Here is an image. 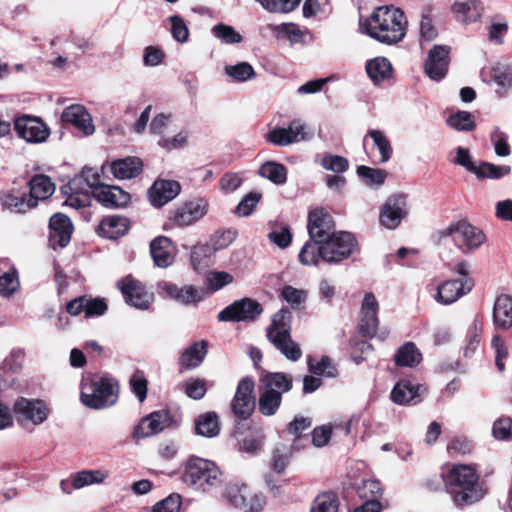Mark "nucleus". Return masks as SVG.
<instances>
[{
  "instance_id": "6ab92c4d",
  "label": "nucleus",
  "mask_w": 512,
  "mask_h": 512,
  "mask_svg": "<svg viewBox=\"0 0 512 512\" xmlns=\"http://www.w3.org/2000/svg\"><path fill=\"white\" fill-rule=\"evenodd\" d=\"M472 288L471 278L448 280L439 285L435 299L438 303L449 305L468 294Z\"/></svg>"
},
{
  "instance_id": "4c0bfd02",
  "label": "nucleus",
  "mask_w": 512,
  "mask_h": 512,
  "mask_svg": "<svg viewBox=\"0 0 512 512\" xmlns=\"http://www.w3.org/2000/svg\"><path fill=\"white\" fill-rule=\"evenodd\" d=\"M264 389L278 392L280 396L292 388V378L284 373H268L262 378Z\"/></svg>"
},
{
  "instance_id": "a211bd4d",
  "label": "nucleus",
  "mask_w": 512,
  "mask_h": 512,
  "mask_svg": "<svg viewBox=\"0 0 512 512\" xmlns=\"http://www.w3.org/2000/svg\"><path fill=\"white\" fill-rule=\"evenodd\" d=\"M181 192V185L178 181L168 179H157L148 189V199L155 208H161L176 198Z\"/></svg>"
},
{
  "instance_id": "f257e3e1",
  "label": "nucleus",
  "mask_w": 512,
  "mask_h": 512,
  "mask_svg": "<svg viewBox=\"0 0 512 512\" xmlns=\"http://www.w3.org/2000/svg\"><path fill=\"white\" fill-rule=\"evenodd\" d=\"M359 30L380 43L392 45L405 37L407 19L399 8L380 6L375 8L370 18L360 19Z\"/></svg>"
},
{
  "instance_id": "aec40b11",
  "label": "nucleus",
  "mask_w": 512,
  "mask_h": 512,
  "mask_svg": "<svg viewBox=\"0 0 512 512\" xmlns=\"http://www.w3.org/2000/svg\"><path fill=\"white\" fill-rule=\"evenodd\" d=\"M208 207V201L204 198L190 200L175 210L173 221L180 226L191 225L207 214Z\"/></svg>"
},
{
  "instance_id": "2f4dec72",
  "label": "nucleus",
  "mask_w": 512,
  "mask_h": 512,
  "mask_svg": "<svg viewBox=\"0 0 512 512\" xmlns=\"http://www.w3.org/2000/svg\"><path fill=\"white\" fill-rule=\"evenodd\" d=\"M102 171L109 170L117 180H130L143 171V162H106Z\"/></svg>"
},
{
  "instance_id": "7ed1b4c3",
  "label": "nucleus",
  "mask_w": 512,
  "mask_h": 512,
  "mask_svg": "<svg viewBox=\"0 0 512 512\" xmlns=\"http://www.w3.org/2000/svg\"><path fill=\"white\" fill-rule=\"evenodd\" d=\"M479 476L471 465H454L444 478L447 492L454 505L463 508L480 501L486 491L478 482Z\"/></svg>"
},
{
  "instance_id": "09e8293b",
  "label": "nucleus",
  "mask_w": 512,
  "mask_h": 512,
  "mask_svg": "<svg viewBox=\"0 0 512 512\" xmlns=\"http://www.w3.org/2000/svg\"><path fill=\"white\" fill-rule=\"evenodd\" d=\"M259 174L275 184H283L287 179L286 168L279 162H263Z\"/></svg>"
},
{
  "instance_id": "0e129e2a",
  "label": "nucleus",
  "mask_w": 512,
  "mask_h": 512,
  "mask_svg": "<svg viewBox=\"0 0 512 512\" xmlns=\"http://www.w3.org/2000/svg\"><path fill=\"white\" fill-rule=\"evenodd\" d=\"M172 122V115L170 113H158L156 114L149 125V132L153 136H157L158 139L162 136H166L165 131Z\"/></svg>"
},
{
  "instance_id": "f03ea898",
  "label": "nucleus",
  "mask_w": 512,
  "mask_h": 512,
  "mask_svg": "<svg viewBox=\"0 0 512 512\" xmlns=\"http://www.w3.org/2000/svg\"><path fill=\"white\" fill-rule=\"evenodd\" d=\"M356 240L349 232H334L323 242H306L298 258L302 265L318 266L321 261L337 263L348 258L354 251Z\"/></svg>"
},
{
  "instance_id": "f704fd0d",
  "label": "nucleus",
  "mask_w": 512,
  "mask_h": 512,
  "mask_svg": "<svg viewBox=\"0 0 512 512\" xmlns=\"http://www.w3.org/2000/svg\"><path fill=\"white\" fill-rule=\"evenodd\" d=\"M68 188L71 193L67 196L65 205L73 209H81L90 205L91 192L80 186V181L78 178L71 179L69 181Z\"/></svg>"
},
{
  "instance_id": "dca6fc26",
  "label": "nucleus",
  "mask_w": 512,
  "mask_h": 512,
  "mask_svg": "<svg viewBox=\"0 0 512 512\" xmlns=\"http://www.w3.org/2000/svg\"><path fill=\"white\" fill-rule=\"evenodd\" d=\"M61 120L71 124L85 137L93 135L96 131L91 114L81 104H71L65 107L61 113Z\"/></svg>"
},
{
  "instance_id": "774afa93",
  "label": "nucleus",
  "mask_w": 512,
  "mask_h": 512,
  "mask_svg": "<svg viewBox=\"0 0 512 512\" xmlns=\"http://www.w3.org/2000/svg\"><path fill=\"white\" fill-rule=\"evenodd\" d=\"M492 434L498 440L512 439V419L509 417H500L492 427Z\"/></svg>"
},
{
  "instance_id": "052dcab7",
  "label": "nucleus",
  "mask_w": 512,
  "mask_h": 512,
  "mask_svg": "<svg viewBox=\"0 0 512 512\" xmlns=\"http://www.w3.org/2000/svg\"><path fill=\"white\" fill-rule=\"evenodd\" d=\"M261 198L262 194L259 192H250L246 194L235 208V214L240 217L250 216Z\"/></svg>"
},
{
  "instance_id": "473e14b6",
  "label": "nucleus",
  "mask_w": 512,
  "mask_h": 512,
  "mask_svg": "<svg viewBox=\"0 0 512 512\" xmlns=\"http://www.w3.org/2000/svg\"><path fill=\"white\" fill-rule=\"evenodd\" d=\"M29 199L34 200L36 205L40 200L48 199L55 191V185L51 179L43 174L35 175L29 182Z\"/></svg>"
},
{
  "instance_id": "ea45409f",
  "label": "nucleus",
  "mask_w": 512,
  "mask_h": 512,
  "mask_svg": "<svg viewBox=\"0 0 512 512\" xmlns=\"http://www.w3.org/2000/svg\"><path fill=\"white\" fill-rule=\"evenodd\" d=\"M394 360L398 366L414 367L421 362L422 354L414 343L407 342L398 349Z\"/></svg>"
},
{
  "instance_id": "39448f33",
  "label": "nucleus",
  "mask_w": 512,
  "mask_h": 512,
  "mask_svg": "<svg viewBox=\"0 0 512 512\" xmlns=\"http://www.w3.org/2000/svg\"><path fill=\"white\" fill-rule=\"evenodd\" d=\"M221 475L220 469L214 462L192 457L185 465L182 481L196 490L207 492L221 483Z\"/></svg>"
},
{
  "instance_id": "5fc2aeb1",
  "label": "nucleus",
  "mask_w": 512,
  "mask_h": 512,
  "mask_svg": "<svg viewBox=\"0 0 512 512\" xmlns=\"http://www.w3.org/2000/svg\"><path fill=\"white\" fill-rule=\"evenodd\" d=\"M367 136L372 139L374 146L378 149L381 160H389L392 157L391 144L383 131L371 129Z\"/></svg>"
},
{
  "instance_id": "9d476101",
  "label": "nucleus",
  "mask_w": 512,
  "mask_h": 512,
  "mask_svg": "<svg viewBox=\"0 0 512 512\" xmlns=\"http://www.w3.org/2000/svg\"><path fill=\"white\" fill-rule=\"evenodd\" d=\"M13 410L18 424L23 428L42 424L50 413L48 405L43 400L24 397L15 401Z\"/></svg>"
},
{
  "instance_id": "603ef678",
  "label": "nucleus",
  "mask_w": 512,
  "mask_h": 512,
  "mask_svg": "<svg viewBox=\"0 0 512 512\" xmlns=\"http://www.w3.org/2000/svg\"><path fill=\"white\" fill-rule=\"evenodd\" d=\"M104 172L105 171H102V169H100L99 171L98 169L85 166L82 169L80 175L76 176L75 178L79 179L80 185L82 184V182H84V188L90 191L93 195V190H95L96 187L102 186L104 184L102 181Z\"/></svg>"
},
{
  "instance_id": "ddd939ff",
  "label": "nucleus",
  "mask_w": 512,
  "mask_h": 512,
  "mask_svg": "<svg viewBox=\"0 0 512 512\" xmlns=\"http://www.w3.org/2000/svg\"><path fill=\"white\" fill-rule=\"evenodd\" d=\"M117 285L129 305L141 310L149 309L153 294L148 292L141 282L127 276L118 281Z\"/></svg>"
},
{
  "instance_id": "0eeeda50",
  "label": "nucleus",
  "mask_w": 512,
  "mask_h": 512,
  "mask_svg": "<svg viewBox=\"0 0 512 512\" xmlns=\"http://www.w3.org/2000/svg\"><path fill=\"white\" fill-rule=\"evenodd\" d=\"M440 237H451L463 253L477 250L486 240L484 232L465 219L451 222L440 232Z\"/></svg>"
},
{
  "instance_id": "412c9836",
  "label": "nucleus",
  "mask_w": 512,
  "mask_h": 512,
  "mask_svg": "<svg viewBox=\"0 0 512 512\" xmlns=\"http://www.w3.org/2000/svg\"><path fill=\"white\" fill-rule=\"evenodd\" d=\"M49 244L53 249L66 247L73 232V225L69 217L62 213L54 214L49 221Z\"/></svg>"
},
{
  "instance_id": "7c9ffc66",
  "label": "nucleus",
  "mask_w": 512,
  "mask_h": 512,
  "mask_svg": "<svg viewBox=\"0 0 512 512\" xmlns=\"http://www.w3.org/2000/svg\"><path fill=\"white\" fill-rule=\"evenodd\" d=\"M129 229L128 219L123 216L111 215L102 219L98 232L108 239H117L123 236Z\"/></svg>"
},
{
  "instance_id": "a19ab883",
  "label": "nucleus",
  "mask_w": 512,
  "mask_h": 512,
  "mask_svg": "<svg viewBox=\"0 0 512 512\" xmlns=\"http://www.w3.org/2000/svg\"><path fill=\"white\" fill-rule=\"evenodd\" d=\"M2 205L5 209L15 213H25L36 207V202L30 200L26 194L8 193L2 197Z\"/></svg>"
},
{
  "instance_id": "e2e57ef3",
  "label": "nucleus",
  "mask_w": 512,
  "mask_h": 512,
  "mask_svg": "<svg viewBox=\"0 0 512 512\" xmlns=\"http://www.w3.org/2000/svg\"><path fill=\"white\" fill-rule=\"evenodd\" d=\"M132 392L139 402H143L147 397L148 381L142 371L134 372L129 380Z\"/></svg>"
},
{
  "instance_id": "9b49d317",
  "label": "nucleus",
  "mask_w": 512,
  "mask_h": 512,
  "mask_svg": "<svg viewBox=\"0 0 512 512\" xmlns=\"http://www.w3.org/2000/svg\"><path fill=\"white\" fill-rule=\"evenodd\" d=\"M262 311V306L256 300L242 298L221 310L217 318L221 322H253Z\"/></svg>"
},
{
  "instance_id": "c85d7f7f",
  "label": "nucleus",
  "mask_w": 512,
  "mask_h": 512,
  "mask_svg": "<svg viewBox=\"0 0 512 512\" xmlns=\"http://www.w3.org/2000/svg\"><path fill=\"white\" fill-rule=\"evenodd\" d=\"M493 323L501 330H509L512 327V296L499 295L493 306Z\"/></svg>"
},
{
  "instance_id": "f8f14e48",
  "label": "nucleus",
  "mask_w": 512,
  "mask_h": 512,
  "mask_svg": "<svg viewBox=\"0 0 512 512\" xmlns=\"http://www.w3.org/2000/svg\"><path fill=\"white\" fill-rule=\"evenodd\" d=\"M14 129L18 137L32 144L43 143L50 135L49 127L41 119L28 115L17 118Z\"/></svg>"
},
{
  "instance_id": "49530a36",
  "label": "nucleus",
  "mask_w": 512,
  "mask_h": 512,
  "mask_svg": "<svg viewBox=\"0 0 512 512\" xmlns=\"http://www.w3.org/2000/svg\"><path fill=\"white\" fill-rule=\"evenodd\" d=\"M357 174L363 183L370 187L381 186L387 177V172L385 170L365 165H361L357 168Z\"/></svg>"
},
{
  "instance_id": "864d4df0",
  "label": "nucleus",
  "mask_w": 512,
  "mask_h": 512,
  "mask_svg": "<svg viewBox=\"0 0 512 512\" xmlns=\"http://www.w3.org/2000/svg\"><path fill=\"white\" fill-rule=\"evenodd\" d=\"M270 13H289L295 10L301 0H255Z\"/></svg>"
},
{
  "instance_id": "4be33fe9",
  "label": "nucleus",
  "mask_w": 512,
  "mask_h": 512,
  "mask_svg": "<svg viewBox=\"0 0 512 512\" xmlns=\"http://www.w3.org/2000/svg\"><path fill=\"white\" fill-rule=\"evenodd\" d=\"M450 48L445 45H436L430 51L425 62L427 76L434 80H441L447 73L449 65Z\"/></svg>"
},
{
  "instance_id": "6e6d98bb",
  "label": "nucleus",
  "mask_w": 512,
  "mask_h": 512,
  "mask_svg": "<svg viewBox=\"0 0 512 512\" xmlns=\"http://www.w3.org/2000/svg\"><path fill=\"white\" fill-rule=\"evenodd\" d=\"M78 482V486L80 489L94 485L103 483L109 476V473L104 470H82L75 474Z\"/></svg>"
},
{
  "instance_id": "37998d69",
  "label": "nucleus",
  "mask_w": 512,
  "mask_h": 512,
  "mask_svg": "<svg viewBox=\"0 0 512 512\" xmlns=\"http://www.w3.org/2000/svg\"><path fill=\"white\" fill-rule=\"evenodd\" d=\"M224 72L232 81L238 83L247 82L256 77V72L253 66L244 61L226 65L224 67Z\"/></svg>"
},
{
  "instance_id": "de8ad7c7",
  "label": "nucleus",
  "mask_w": 512,
  "mask_h": 512,
  "mask_svg": "<svg viewBox=\"0 0 512 512\" xmlns=\"http://www.w3.org/2000/svg\"><path fill=\"white\" fill-rule=\"evenodd\" d=\"M282 402V396L278 392H270L263 388L259 397V411L264 416L274 415Z\"/></svg>"
},
{
  "instance_id": "bf43d9fd",
  "label": "nucleus",
  "mask_w": 512,
  "mask_h": 512,
  "mask_svg": "<svg viewBox=\"0 0 512 512\" xmlns=\"http://www.w3.org/2000/svg\"><path fill=\"white\" fill-rule=\"evenodd\" d=\"M268 239L281 249L287 248L292 241V234L287 225L275 224L268 233Z\"/></svg>"
},
{
  "instance_id": "c756f323",
  "label": "nucleus",
  "mask_w": 512,
  "mask_h": 512,
  "mask_svg": "<svg viewBox=\"0 0 512 512\" xmlns=\"http://www.w3.org/2000/svg\"><path fill=\"white\" fill-rule=\"evenodd\" d=\"M366 73L374 85H379L393 76L391 62L383 56L372 58L366 62Z\"/></svg>"
},
{
  "instance_id": "338daca9",
  "label": "nucleus",
  "mask_w": 512,
  "mask_h": 512,
  "mask_svg": "<svg viewBox=\"0 0 512 512\" xmlns=\"http://www.w3.org/2000/svg\"><path fill=\"white\" fill-rule=\"evenodd\" d=\"M182 498L177 493H172L163 500L157 502L151 512H180Z\"/></svg>"
},
{
  "instance_id": "69168bd1",
  "label": "nucleus",
  "mask_w": 512,
  "mask_h": 512,
  "mask_svg": "<svg viewBox=\"0 0 512 512\" xmlns=\"http://www.w3.org/2000/svg\"><path fill=\"white\" fill-rule=\"evenodd\" d=\"M308 367L309 371L317 376L334 377L336 375V369L328 357H322L316 362L310 358L308 360Z\"/></svg>"
},
{
  "instance_id": "1a4fd4ad",
  "label": "nucleus",
  "mask_w": 512,
  "mask_h": 512,
  "mask_svg": "<svg viewBox=\"0 0 512 512\" xmlns=\"http://www.w3.org/2000/svg\"><path fill=\"white\" fill-rule=\"evenodd\" d=\"M313 135V130L304 121L294 119L287 127L271 129L265 138L273 145L285 147L301 141H308L312 139Z\"/></svg>"
},
{
  "instance_id": "e433bc0d",
  "label": "nucleus",
  "mask_w": 512,
  "mask_h": 512,
  "mask_svg": "<svg viewBox=\"0 0 512 512\" xmlns=\"http://www.w3.org/2000/svg\"><path fill=\"white\" fill-rule=\"evenodd\" d=\"M195 430L198 435L212 438L220 432L219 417L215 412H207L200 415L195 423Z\"/></svg>"
},
{
  "instance_id": "20e7f679",
  "label": "nucleus",
  "mask_w": 512,
  "mask_h": 512,
  "mask_svg": "<svg viewBox=\"0 0 512 512\" xmlns=\"http://www.w3.org/2000/svg\"><path fill=\"white\" fill-rule=\"evenodd\" d=\"M118 384L111 378L88 376L81 381L80 400L90 409H105L116 403Z\"/></svg>"
},
{
  "instance_id": "4d7b16f0",
  "label": "nucleus",
  "mask_w": 512,
  "mask_h": 512,
  "mask_svg": "<svg viewBox=\"0 0 512 512\" xmlns=\"http://www.w3.org/2000/svg\"><path fill=\"white\" fill-rule=\"evenodd\" d=\"M212 34L224 44H238L243 38L232 26L217 24L212 28Z\"/></svg>"
},
{
  "instance_id": "5701e85b",
  "label": "nucleus",
  "mask_w": 512,
  "mask_h": 512,
  "mask_svg": "<svg viewBox=\"0 0 512 512\" xmlns=\"http://www.w3.org/2000/svg\"><path fill=\"white\" fill-rule=\"evenodd\" d=\"M308 233L310 242H323V239L334 233L332 217L323 209H314L308 216Z\"/></svg>"
},
{
  "instance_id": "cd10ccee",
  "label": "nucleus",
  "mask_w": 512,
  "mask_h": 512,
  "mask_svg": "<svg viewBox=\"0 0 512 512\" xmlns=\"http://www.w3.org/2000/svg\"><path fill=\"white\" fill-rule=\"evenodd\" d=\"M150 252L155 265L161 268L170 266L176 254L173 243L165 236H159L151 242Z\"/></svg>"
},
{
  "instance_id": "72a5a7b5",
  "label": "nucleus",
  "mask_w": 512,
  "mask_h": 512,
  "mask_svg": "<svg viewBox=\"0 0 512 512\" xmlns=\"http://www.w3.org/2000/svg\"><path fill=\"white\" fill-rule=\"evenodd\" d=\"M424 391L421 385L414 386L409 381H400L392 389L390 398L395 404L406 405Z\"/></svg>"
},
{
  "instance_id": "2eb2a0df",
  "label": "nucleus",
  "mask_w": 512,
  "mask_h": 512,
  "mask_svg": "<svg viewBox=\"0 0 512 512\" xmlns=\"http://www.w3.org/2000/svg\"><path fill=\"white\" fill-rule=\"evenodd\" d=\"M158 289L165 297L175 300L182 305L197 304L203 301L206 296L202 288L193 285L179 287L174 283L163 281L158 284Z\"/></svg>"
},
{
  "instance_id": "b1692460",
  "label": "nucleus",
  "mask_w": 512,
  "mask_h": 512,
  "mask_svg": "<svg viewBox=\"0 0 512 512\" xmlns=\"http://www.w3.org/2000/svg\"><path fill=\"white\" fill-rule=\"evenodd\" d=\"M93 197L107 208H122L130 201V195L118 186L103 184L93 190Z\"/></svg>"
},
{
  "instance_id": "c9c22d12",
  "label": "nucleus",
  "mask_w": 512,
  "mask_h": 512,
  "mask_svg": "<svg viewBox=\"0 0 512 512\" xmlns=\"http://www.w3.org/2000/svg\"><path fill=\"white\" fill-rule=\"evenodd\" d=\"M207 347L208 343L205 340L194 342L182 353L181 364L186 368L198 367L207 355Z\"/></svg>"
},
{
  "instance_id": "3c124183",
  "label": "nucleus",
  "mask_w": 512,
  "mask_h": 512,
  "mask_svg": "<svg viewBox=\"0 0 512 512\" xmlns=\"http://www.w3.org/2000/svg\"><path fill=\"white\" fill-rule=\"evenodd\" d=\"M357 493L360 498L366 501H380L383 489L378 480L367 479L362 481L361 485L357 488Z\"/></svg>"
},
{
  "instance_id": "a18cd8bd",
  "label": "nucleus",
  "mask_w": 512,
  "mask_h": 512,
  "mask_svg": "<svg viewBox=\"0 0 512 512\" xmlns=\"http://www.w3.org/2000/svg\"><path fill=\"white\" fill-rule=\"evenodd\" d=\"M190 134L187 130H180L173 136H162L157 140V145L167 152L181 150L188 146Z\"/></svg>"
},
{
  "instance_id": "8fccbe9b",
  "label": "nucleus",
  "mask_w": 512,
  "mask_h": 512,
  "mask_svg": "<svg viewBox=\"0 0 512 512\" xmlns=\"http://www.w3.org/2000/svg\"><path fill=\"white\" fill-rule=\"evenodd\" d=\"M339 501L336 494L325 492L319 494L313 501L310 512H338Z\"/></svg>"
},
{
  "instance_id": "79ce46f5",
  "label": "nucleus",
  "mask_w": 512,
  "mask_h": 512,
  "mask_svg": "<svg viewBox=\"0 0 512 512\" xmlns=\"http://www.w3.org/2000/svg\"><path fill=\"white\" fill-rule=\"evenodd\" d=\"M214 249L206 244L195 245L191 251V265L194 270L202 271L213 262Z\"/></svg>"
},
{
  "instance_id": "bb28decb",
  "label": "nucleus",
  "mask_w": 512,
  "mask_h": 512,
  "mask_svg": "<svg viewBox=\"0 0 512 512\" xmlns=\"http://www.w3.org/2000/svg\"><path fill=\"white\" fill-rule=\"evenodd\" d=\"M478 179H499L511 172L508 165H497L494 162H458Z\"/></svg>"
},
{
  "instance_id": "13d9d810",
  "label": "nucleus",
  "mask_w": 512,
  "mask_h": 512,
  "mask_svg": "<svg viewBox=\"0 0 512 512\" xmlns=\"http://www.w3.org/2000/svg\"><path fill=\"white\" fill-rule=\"evenodd\" d=\"M233 281V276L224 271H213L207 274L205 279L208 292H216Z\"/></svg>"
},
{
  "instance_id": "c03bdc74",
  "label": "nucleus",
  "mask_w": 512,
  "mask_h": 512,
  "mask_svg": "<svg viewBox=\"0 0 512 512\" xmlns=\"http://www.w3.org/2000/svg\"><path fill=\"white\" fill-rule=\"evenodd\" d=\"M446 124L456 131H473L476 127L474 116L468 111H456L446 119Z\"/></svg>"
},
{
  "instance_id": "680f3d73",
  "label": "nucleus",
  "mask_w": 512,
  "mask_h": 512,
  "mask_svg": "<svg viewBox=\"0 0 512 512\" xmlns=\"http://www.w3.org/2000/svg\"><path fill=\"white\" fill-rule=\"evenodd\" d=\"M492 75L497 85L503 89L512 86V68L503 63H497L492 68Z\"/></svg>"
},
{
  "instance_id": "423d86ee",
  "label": "nucleus",
  "mask_w": 512,
  "mask_h": 512,
  "mask_svg": "<svg viewBox=\"0 0 512 512\" xmlns=\"http://www.w3.org/2000/svg\"><path fill=\"white\" fill-rule=\"evenodd\" d=\"M291 326L287 312L279 310L272 316L267 328L268 340L290 361H298L302 356L300 346L291 338Z\"/></svg>"
},
{
  "instance_id": "4468645a",
  "label": "nucleus",
  "mask_w": 512,
  "mask_h": 512,
  "mask_svg": "<svg viewBox=\"0 0 512 512\" xmlns=\"http://www.w3.org/2000/svg\"><path fill=\"white\" fill-rule=\"evenodd\" d=\"M253 390L254 382L251 378L244 377L239 381L231 402L232 411L239 419H247L254 410Z\"/></svg>"
},
{
  "instance_id": "393cba45",
  "label": "nucleus",
  "mask_w": 512,
  "mask_h": 512,
  "mask_svg": "<svg viewBox=\"0 0 512 512\" xmlns=\"http://www.w3.org/2000/svg\"><path fill=\"white\" fill-rule=\"evenodd\" d=\"M168 418V414L162 411H156L144 417L133 431L134 439L139 440L160 433L166 427Z\"/></svg>"
},
{
  "instance_id": "a878e982",
  "label": "nucleus",
  "mask_w": 512,
  "mask_h": 512,
  "mask_svg": "<svg viewBox=\"0 0 512 512\" xmlns=\"http://www.w3.org/2000/svg\"><path fill=\"white\" fill-rule=\"evenodd\" d=\"M451 11L458 22L469 25L482 17L483 7L478 0H452Z\"/></svg>"
},
{
  "instance_id": "58836bf2",
  "label": "nucleus",
  "mask_w": 512,
  "mask_h": 512,
  "mask_svg": "<svg viewBox=\"0 0 512 512\" xmlns=\"http://www.w3.org/2000/svg\"><path fill=\"white\" fill-rule=\"evenodd\" d=\"M267 29L277 39H287L291 44L302 41L303 33L294 23L268 24Z\"/></svg>"
},
{
  "instance_id": "f3484780",
  "label": "nucleus",
  "mask_w": 512,
  "mask_h": 512,
  "mask_svg": "<svg viewBox=\"0 0 512 512\" xmlns=\"http://www.w3.org/2000/svg\"><path fill=\"white\" fill-rule=\"evenodd\" d=\"M379 303L371 292L365 293L360 309L359 332L366 337H373L379 326Z\"/></svg>"
},
{
  "instance_id": "6e6552de",
  "label": "nucleus",
  "mask_w": 512,
  "mask_h": 512,
  "mask_svg": "<svg viewBox=\"0 0 512 512\" xmlns=\"http://www.w3.org/2000/svg\"><path fill=\"white\" fill-rule=\"evenodd\" d=\"M410 212L409 197L402 192L389 195L379 209V224L388 230H395Z\"/></svg>"
}]
</instances>
